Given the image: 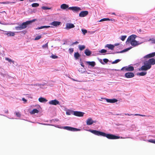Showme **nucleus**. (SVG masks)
<instances>
[{"mask_svg": "<svg viewBox=\"0 0 155 155\" xmlns=\"http://www.w3.org/2000/svg\"><path fill=\"white\" fill-rule=\"evenodd\" d=\"M93 133V134L98 136H102L104 137H106L108 139H115L119 138H123L122 137L117 136L112 134H107L105 133L97 131L95 130H86Z\"/></svg>", "mask_w": 155, "mask_h": 155, "instance_id": "obj_1", "label": "nucleus"}, {"mask_svg": "<svg viewBox=\"0 0 155 155\" xmlns=\"http://www.w3.org/2000/svg\"><path fill=\"white\" fill-rule=\"evenodd\" d=\"M155 64V59L153 58H150L144 62V65L139 69V70L147 71L151 68L152 65H154Z\"/></svg>", "mask_w": 155, "mask_h": 155, "instance_id": "obj_2", "label": "nucleus"}, {"mask_svg": "<svg viewBox=\"0 0 155 155\" xmlns=\"http://www.w3.org/2000/svg\"><path fill=\"white\" fill-rule=\"evenodd\" d=\"M35 19H34L31 21H27L22 23H17V24L18 26L15 27V29L17 31L25 29L27 28L28 25L35 21Z\"/></svg>", "mask_w": 155, "mask_h": 155, "instance_id": "obj_3", "label": "nucleus"}, {"mask_svg": "<svg viewBox=\"0 0 155 155\" xmlns=\"http://www.w3.org/2000/svg\"><path fill=\"white\" fill-rule=\"evenodd\" d=\"M136 37V35H134L130 36L128 38L126 41V43L130 41L131 45L134 46L139 45L140 44H138L137 41L135 40Z\"/></svg>", "mask_w": 155, "mask_h": 155, "instance_id": "obj_4", "label": "nucleus"}, {"mask_svg": "<svg viewBox=\"0 0 155 155\" xmlns=\"http://www.w3.org/2000/svg\"><path fill=\"white\" fill-rule=\"evenodd\" d=\"M56 127H57L56 126H55ZM57 127L60 128H62L64 129H65L68 130L72 131H79L81 130L80 129L76 128H74L72 127H71L68 126H65L64 127Z\"/></svg>", "mask_w": 155, "mask_h": 155, "instance_id": "obj_5", "label": "nucleus"}, {"mask_svg": "<svg viewBox=\"0 0 155 155\" xmlns=\"http://www.w3.org/2000/svg\"><path fill=\"white\" fill-rule=\"evenodd\" d=\"M70 10L74 12L78 13L81 10V8L78 6L70 7L68 8Z\"/></svg>", "mask_w": 155, "mask_h": 155, "instance_id": "obj_6", "label": "nucleus"}, {"mask_svg": "<svg viewBox=\"0 0 155 155\" xmlns=\"http://www.w3.org/2000/svg\"><path fill=\"white\" fill-rule=\"evenodd\" d=\"M134 68L132 66L129 65L122 68L121 70H125L126 71H132L134 70Z\"/></svg>", "mask_w": 155, "mask_h": 155, "instance_id": "obj_7", "label": "nucleus"}, {"mask_svg": "<svg viewBox=\"0 0 155 155\" xmlns=\"http://www.w3.org/2000/svg\"><path fill=\"white\" fill-rule=\"evenodd\" d=\"M88 14V11H82L79 14V16L80 17H84L86 16Z\"/></svg>", "mask_w": 155, "mask_h": 155, "instance_id": "obj_8", "label": "nucleus"}, {"mask_svg": "<svg viewBox=\"0 0 155 155\" xmlns=\"http://www.w3.org/2000/svg\"><path fill=\"white\" fill-rule=\"evenodd\" d=\"M3 34L5 35H6L8 37L14 36L15 35V32L11 31H4Z\"/></svg>", "mask_w": 155, "mask_h": 155, "instance_id": "obj_9", "label": "nucleus"}, {"mask_svg": "<svg viewBox=\"0 0 155 155\" xmlns=\"http://www.w3.org/2000/svg\"><path fill=\"white\" fill-rule=\"evenodd\" d=\"M86 122L87 125H90L94 123H96V121L93 120L91 118H89L87 119Z\"/></svg>", "mask_w": 155, "mask_h": 155, "instance_id": "obj_10", "label": "nucleus"}, {"mask_svg": "<svg viewBox=\"0 0 155 155\" xmlns=\"http://www.w3.org/2000/svg\"><path fill=\"white\" fill-rule=\"evenodd\" d=\"M84 113L80 111H75L74 112V115L78 117L83 116Z\"/></svg>", "mask_w": 155, "mask_h": 155, "instance_id": "obj_11", "label": "nucleus"}, {"mask_svg": "<svg viewBox=\"0 0 155 155\" xmlns=\"http://www.w3.org/2000/svg\"><path fill=\"white\" fill-rule=\"evenodd\" d=\"M125 76L127 78H130L134 77V75L133 73L129 72L126 73L125 74Z\"/></svg>", "mask_w": 155, "mask_h": 155, "instance_id": "obj_12", "label": "nucleus"}, {"mask_svg": "<svg viewBox=\"0 0 155 155\" xmlns=\"http://www.w3.org/2000/svg\"><path fill=\"white\" fill-rule=\"evenodd\" d=\"M105 100H106L107 102L110 103H114L117 101V100L116 99H107L106 98H101Z\"/></svg>", "mask_w": 155, "mask_h": 155, "instance_id": "obj_13", "label": "nucleus"}, {"mask_svg": "<svg viewBox=\"0 0 155 155\" xmlns=\"http://www.w3.org/2000/svg\"><path fill=\"white\" fill-rule=\"evenodd\" d=\"M49 103L51 105H57L59 104V102L57 100L55 99L49 101Z\"/></svg>", "mask_w": 155, "mask_h": 155, "instance_id": "obj_14", "label": "nucleus"}, {"mask_svg": "<svg viewBox=\"0 0 155 155\" xmlns=\"http://www.w3.org/2000/svg\"><path fill=\"white\" fill-rule=\"evenodd\" d=\"M61 22L60 21H54L50 23V25L56 27L60 25Z\"/></svg>", "mask_w": 155, "mask_h": 155, "instance_id": "obj_15", "label": "nucleus"}, {"mask_svg": "<svg viewBox=\"0 0 155 155\" xmlns=\"http://www.w3.org/2000/svg\"><path fill=\"white\" fill-rule=\"evenodd\" d=\"M155 56V52H153L149 54H147L144 56L143 58H148L151 57H153Z\"/></svg>", "mask_w": 155, "mask_h": 155, "instance_id": "obj_16", "label": "nucleus"}, {"mask_svg": "<svg viewBox=\"0 0 155 155\" xmlns=\"http://www.w3.org/2000/svg\"><path fill=\"white\" fill-rule=\"evenodd\" d=\"M84 54L87 56H90L92 54V52L89 49H86L84 51Z\"/></svg>", "mask_w": 155, "mask_h": 155, "instance_id": "obj_17", "label": "nucleus"}, {"mask_svg": "<svg viewBox=\"0 0 155 155\" xmlns=\"http://www.w3.org/2000/svg\"><path fill=\"white\" fill-rule=\"evenodd\" d=\"M75 27L74 25L71 23H67L66 25V29H70L74 28Z\"/></svg>", "mask_w": 155, "mask_h": 155, "instance_id": "obj_18", "label": "nucleus"}, {"mask_svg": "<svg viewBox=\"0 0 155 155\" xmlns=\"http://www.w3.org/2000/svg\"><path fill=\"white\" fill-rule=\"evenodd\" d=\"M105 47L108 48L110 49L113 50L114 47V46L111 44H107L105 46Z\"/></svg>", "mask_w": 155, "mask_h": 155, "instance_id": "obj_19", "label": "nucleus"}, {"mask_svg": "<svg viewBox=\"0 0 155 155\" xmlns=\"http://www.w3.org/2000/svg\"><path fill=\"white\" fill-rule=\"evenodd\" d=\"M39 101L41 103H45L47 101V100L45 98L42 97H40L38 99Z\"/></svg>", "mask_w": 155, "mask_h": 155, "instance_id": "obj_20", "label": "nucleus"}, {"mask_svg": "<svg viewBox=\"0 0 155 155\" xmlns=\"http://www.w3.org/2000/svg\"><path fill=\"white\" fill-rule=\"evenodd\" d=\"M68 5L65 4H62L61 5V8L63 9H65L68 8Z\"/></svg>", "mask_w": 155, "mask_h": 155, "instance_id": "obj_21", "label": "nucleus"}, {"mask_svg": "<svg viewBox=\"0 0 155 155\" xmlns=\"http://www.w3.org/2000/svg\"><path fill=\"white\" fill-rule=\"evenodd\" d=\"M50 27H52L50 26H41L40 27H38L36 28V29L39 30V29H42L44 28H50Z\"/></svg>", "mask_w": 155, "mask_h": 155, "instance_id": "obj_22", "label": "nucleus"}, {"mask_svg": "<svg viewBox=\"0 0 155 155\" xmlns=\"http://www.w3.org/2000/svg\"><path fill=\"white\" fill-rule=\"evenodd\" d=\"M80 54L78 52H75L74 55V57L75 60H77L80 57Z\"/></svg>", "mask_w": 155, "mask_h": 155, "instance_id": "obj_23", "label": "nucleus"}, {"mask_svg": "<svg viewBox=\"0 0 155 155\" xmlns=\"http://www.w3.org/2000/svg\"><path fill=\"white\" fill-rule=\"evenodd\" d=\"M86 63L92 67H94L95 65V63L94 61H86Z\"/></svg>", "mask_w": 155, "mask_h": 155, "instance_id": "obj_24", "label": "nucleus"}, {"mask_svg": "<svg viewBox=\"0 0 155 155\" xmlns=\"http://www.w3.org/2000/svg\"><path fill=\"white\" fill-rule=\"evenodd\" d=\"M74 111L73 110H68L66 111V114L67 115H70L71 114H74Z\"/></svg>", "mask_w": 155, "mask_h": 155, "instance_id": "obj_25", "label": "nucleus"}, {"mask_svg": "<svg viewBox=\"0 0 155 155\" xmlns=\"http://www.w3.org/2000/svg\"><path fill=\"white\" fill-rule=\"evenodd\" d=\"M147 73V72L145 71H142L141 72L137 74V75L140 76H143L146 74Z\"/></svg>", "mask_w": 155, "mask_h": 155, "instance_id": "obj_26", "label": "nucleus"}, {"mask_svg": "<svg viewBox=\"0 0 155 155\" xmlns=\"http://www.w3.org/2000/svg\"><path fill=\"white\" fill-rule=\"evenodd\" d=\"M131 48H132V47H129V48H127L121 51H120V52H117V53H123L124 52H126V51H129V50Z\"/></svg>", "mask_w": 155, "mask_h": 155, "instance_id": "obj_27", "label": "nucleus"}, {"mask_svg": "<svg viewBox=\"0 0 155 155\" xmlns=\"http://www.w3.org/2000/svg\"><path fill=\"white\" fill-rule=\"evenodd\" d=\"M38 112L39 111L37 109H33L31 111H30V113L31 114H34L35 113H38Z\"/></svg>", "mask_w": 155, "mask_h": 155, "instance_id": "obj_28", "label": "nucleus"}, {"mask_svg": "<svg viewBox=\"0 0 155 155\" xmlns=\"http://www.w3.org/2000/svg\"><path fill=\"white\" fill-rule=\"evenodd\" d=\"M78 47L80 51H82L85 49V46L84 45H79Z\"/></svg>", "mask_w": 155, "mask_h": 155, "instance_id": "obj_29", "label": "nucleus"}, {"mask_svg": "<svg viewBox=\"0 0 155 155\" xmlns=\"http://www.w3.org/2000/svg\"><path fill=\"white\" fill-rule=\"evenodd\" d=\"M15 2H0V4H11V3H14Z\"/></svg>", "mask_w": 155, "mask_h": 155, "instance_id": "obj_30", "label": "nucleus"}, {"mask_svg": "<svg viewBox=\"0 0 155 155\" xmlns=\"http://www.w3.org/2000/svg\"><path fill=\"white\" fill-rule=\"evenodd\" d=\"M112 20V19H110L108 18H104L100 20L99 21V22H102L104 21H110Z\"/></svg>", "mask_w": 155, "mask_h": 155, "instance_id": "obj_31", "label": "nucleus"}, {"mask_svg": "<svg viewBox=\"0 0 155 155\" xmlns=\"http://www.w3.org/2000/svg\"><path fill=\"white\" fill-rule=\"evenodd\" d=\"M31 5L33 7H36L39 6V4L37 3H34L32 4Z\"/></svg>", "mask_w": 155, "mask_h": 155, "instance_id": "obj_32", "label": "nucleus"}, {"mask_svg": "<svg viewBox=\"0 0 155 155\" xmlns=\"http://www.w3.org/2000/svg\"><path fill=\"white\" fill-rule=\"evenodd\" d=\"M5 59L7 60V61H8L9 62H10V63L11 62H12L13 64L14 63V61H12V60H11V59H10L8 58H5Z\"/></svg>", "mask_w": 155, "mask_h": 155, "instance_id": "obj_33", "label": "nucleus"}, {"mask_svg": "<svg viewBox=\"0 0 155 155\" xmlns=\"http://www.w3.org/2000/svg\"><path fill=\"white\" fill-rule=\"evenodd\" d=\"M42 48H48V43H47L45 45H43L42 46Z\"/></svg>", "mask_w": 155, "mask_h": 155, "instance_id": "obj_34", "label": "nucleus"}, {"mask_svg": "<svg viewBox=\"0 0 155 155\" xmlns=\"http://www.w3.org/2000/svg\"><path fill=\"white\" fill-rule=\"evenodd\" d=\"M81 30L83 34L84 35L87 32V31L86 29H82Z\"/></svg>", "mask_w": 155, "mask_h": 155, "instance_id": "obj_35", "label": "nucleus"}, {"mask_svg": "<svg viewBox=\"0 0 155 155\" xmlns=\"http://www.w3.org/2000/svg\"><path fill=\"white\" fill-rule=\"evenodd\" d=\"M127 37V36L123 35L121 36L120 38V39L122 41H124Z\"/></svg>", "mask_w": 155, "mask_h": 155, "instance_id": "obj_36", "label": "nucleus"}, {"mask_svg": "<svg viewBox=\"0 0 155 155\" xmlns=\"http://www.w3.org/2000/svg\"><path fill=\"white\" fill-rule=\"evenodd\" d=\"M120 60H121L119 59H117V60H115V61L112 62V64H114L117 63L119 62H120Z\"/></svg>", "mask_w": 155, "mask_h": 155, "instance_id": "obj_37", "label": "nucleus"}, {"mask_svg": "<svg viewBox=\"0 0 155 155\" xmlns=\"http://www.w3.org/2000/svg\"><path fill=\"white\" fill-rule=\"evenodd\" d=\"M41 8L44 10H48L51 9V8L48 7L46 6H42L41 7Z\"/></svg>", "mask_w": 155, "mask_h": 155, "instance_id": "obj_38", "label": "nucleus"}, {"mask_svg": "<svg viewBox=\"0 0 155 155\" xmlns=\"http://www.w3.org/2000/svg\"><path fill=\"white\" fill-rule=\"evenodd\" d=\"M41 38V35H39L36 36L35 38V40H37L40 39Z\"/></svg>", "mask_w": 155, "mask_h": 155, "instance_id": "obj_39", "label": "nucleus"}, {"mask_svg": "<svg viewBox=\"0 0 155 155\" xmlns=\"http://www.w3.org/2000/svg\"><path fill=\"white\" fill-rule=\"evenodd\" d=\"M107 51L105 49H102L100 51H99V52L102 53H104L106 52Z\"/></svg>", "mask_w": 155, "mask_h": 155, "instance_id": "obj_40", "label": "nucleus"}, {"mask_svg": "<svg viewBox=\"0 0 155 155\" xmlns=\"http://www.w3.org/2000/svg\"><path fill=\"white\" fill-rule=\"evenodd\" d=\"M149 142L154 143L155 144V140L153 139H150L147 140Z\"/></svg>", "mask_w": 155, "mask_h": 155, "instance_id": "obj_41", "label": "nucleus"}, {"mask_svg": "<svg viewBox=\"0 0 155 155\" xmlns=\"http://www.w3.org/2000/svg\"><path fill=\"white\" fill-rule=\"evenodd\" d=\"M53 59H56L58 58V56L52 54L51 57Z\"/></svg>", "mask_w": 155, "mask_h": 155, "instance_id": "obj_42", "label": "nucleus"}, {"mask_svg": "<svg viewBox=\"0 0 155 155\" xmlns=\"http://www.w3.org/2000/svg\"><path fill=\"white\" fill-rule=\"evenodd\" d=\"M149 41H150L152 43H155V39H150Z\"/></svg>", "mask_w": 155, "mask_h": 155, "instance_id": "obj_43", "label": "nucleus"}, {"mask_svg": "<svg viewBox=\"0 0 155 155\" xmlns=\"http://www.w3.org/2000/svg\"><path fill=\"white\" fill-rule=\"evenodd\" d=\"M15 114L16 116L18 117H20L21 116V114L19 112H16Z\"/></svg>", "mask_w": 155, "mask_h": 155, "instance_id": "obj_44", "label": "nucleus"}, {"mask_svg": "<svg viewBox=\"0 0 155 155\" xmlns=\"http://www.w3.org/2000/svg\"><path fill=\"white\" fill-rule=\"evenodd\" d=\"M103 61L105 63H107L109 61L106 58L103 59Z\"/></svg>", "mask_w": 155, "mask_h": 155, "instance_id": "obj_45", "label": "nucleus"}, {"mask_svg": "<svg viewBox=\"0 0 155 155\" xmlns=\"http://www.w3.org/2000/svg\"><path fill=\"white\" fill-rule=\"evenodd\" d=\"M69 51L71 53H72L74 51V49L73 48H70L69 49Z\"/></svg>", "mask_w": 155, "mask_h": 155, "instance_id": "obj_46", "label": "nucleus"}, {"mask_svg": "<svg viewBox=\"0 0 155 155\" xmlns=\"http://www.w3.org/2000/svg\"><path fill=\"white\" fill-rule=\"evenodd\" d=\"M38 123L39 124H43L44 125H49L54 126V125H53L48 124H41V123Z\"/></svg>", "mask_w": 155, "mask_h": 155, "instance_id": "obj_47", "label": "nucleus"}, {"mask_svg": "<svg viewBox=\"0 0 155 155\" xmlns=\"http://www.w3.org/2000/svg\"><path fill=\"white\" fill-rule=\"evenodd\" d=\"M22 100L24 101L25 102H26L27 101V100L25 99L24 98H22Z\"/></svg>", "mask_w": 155, "mask_h": 155, "instance_id": "obj_48", "label": "nucleus"}, {"mask_svg": "<svg viewBox=\"0 0 155 155\" xmlns=\"http://www.w3.org/2000/svg\"><path fill=\"white\" fill-rule=\"evenodd\" d=\"M58 121V120H59L58 119H55L54 120H51V121Z\"/></svg>", "mask_w": 155, "mask_h": 155, "instance_id": "obj_49", "label": "nucleus"}, {"mask_svg": "<svg viewBox=\"0 0 155 155\" xmlns=\"http://www.w3.org/2000/svg\"><path fill=\"white\" fill-rule=\"evenodd\" d=\"M78 43H78V42L76 41L75 42H74L72 44L73 45H76V44H78Z\"/></svg>", "mask_w": 155, "mask_h": 155, "instance_id": "obj_50", "label": "nucleus"}, {"mask_svg": "<svg viewBox=\"0 0 155 155\" xmlns=\"http://www.w3.org/2000/svg\"><path fill=\"white\" fill-rule=\"evenodd\" d=\"M28 0L29 2H35L36 0Z\"/></svg>", "mask_w": 155, "mask_h": 155, "instance_id": "obj_51", "label": "nucleus"}, {"mask_svg": "<svg viewBox=\"0 0 155 155\" xmlns=\"http://www.w3.org/2000/svg\"><path fill=\"white\" fill-rule=\"evenodd\" d=\"M125 114L126 115H127L130 116L133 115V114Z\"/></svg>", "mask_w": 155, "mask_h": 155, "instance_id": "obj_52", "label": "nucleus"}, {"mask_svg": "<svg viewBox=\"0 0 155 155\" xmlns=\"http://www.w3.org/2000/svg\"><path fill=\"white\" fill-rule=\"evenodd\" d=\"M133 115H134V116H140V114H133Z\"/></svg>", "mask_w": 155, "mask_h": 155, "instance_id": "obj_53", "label": "nucleus"}, {"mask_svg": "<svg viewBox=\"0 0 155 155\" xmlns=\"http://www.w3.org/2000/svg\"><path fill=\"white\" fill-rule=\"evenodd\" d=\"M81 65L83 67H84V64H83V63H81Z\"/></svg>", "mask_w": 155, "mask_h": 155, "instance_id": "obj_54", "label": "nucleus"}, {"mask_svg": "<svg viewBox=\"0 0 155 155\" xmlns=\"http://www.w3.org/2000/svg\"><path fill=\"white\" fill-rule=\"evenodd\" d=\"M5 113H8V110H5Z\"/></svg>", "mask_w": 155, "mask_h": 155, "instance_id": "obj_55", "label": "nucleus"}, {"mask_svg": "<svg viewBox=\"0 0 155 155\" xmlns=\"http://www.w3.org/2000/svg\"><path fill=\"white\" fill-rule=\"evenodd\" d=\"M72 80L74 81H80V82H82V81H78L77 80H75V79H72Z\"/></svg>", "mask_w": 155, "mask_h": 155, "instance_id": "obj_56", "label": "nucleus"}, {"mask_svg": "<svg viewBox=\"0 0 155 155\" xmlns=\"http://www.w3.org/2000/svg\"><path fill=\"white\" fill-rule=\"evenodd\" d=\"M31 85L34 86H37V84H32Z\"/></svg>", "mask_w": 155, "mask_h": 155, "instance_id": "obj_57", "label": "nucleus"}, {"mask_svg": "<svg viewBox=\"0 0 155 155\" xmlns=\"http://www.w3.org/2000/svg\"><path fill=\"white\" fill-rule=\"evenodd\" d=\"M140 116H142V117H145V115H142V114H140Z\"/></svg>", "mask_w": 155, "mask_h": 155, "instance_id": "obj_58", "label": "nucleus"}, {"mask_svg": "<svg viewBox=\"0 0 155 155\" xmlns=\"http://www.w3.org/2000/svg\"><path fill=\"white\" fill-rule=\"evenodd\" d=\"M1 75L2 76H4V74H3V73H1Z\"/></svg>", "mask_w": 155, "mask_h": 155, "instance_id": "obj_59", "label": "nucleus"}, {"mask_svg": "<svg viewBox=\"0 0 155 155\" xmlns=\"http://www.w3.org/2000/svg\"><path fill=\"white\" fill-rule=\"evenodd\" d=\"M111 14H112V15H115V13H114V12H113V13H111Z\"/></svg>", "mask_w": 155, "mask_h": 155, "instance_id": "obj_60", "label": "nucleus"}, {"mask_svg": "<svg viewBox=\"0 0 155 155\" xmlns=\"http://www.w3.org/2000/svg\"><path fill=\"white\" fill-rule=\"evenodd\" d=\"M5 12V11H3L2 12H1V13H3V12Z\"/></svg>", "mask_w": 155, "mask_h": 155, "instance_id": "obj_61", "label": "nucleus"}, {"mask_svg": "<svg viewBox=\"0 0 155 155\" xmlns=\"http://www.w3.org/2000/svg\"><path fill=\"white\" fill-rule=\"evenodd\" d=\"M81 72L82 73H84V71H81Z\"/></svg>", "mask_w": 155, "mask_h": 155, "instance_id": "obj_62", "label": "nucleus"}, {"mask_svg": "<svg viewBox=\"0 0 155 155\" xmlns=\"http://www.w3.org/2000/svg\"><path fill=\"white\" fill-rule=\"evenodd\" d=\"M102 63V64H104V63H102H102Z\"/></svg>", "mask_w": 155, "mask_h": 155, "instance_id": "obj_63", "label": "nucleus"}]
</instances>
